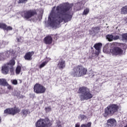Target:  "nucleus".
Returning <instances> with one entry per match:
<instances>
[{"mask_svg": "<svg viewBox=\"0 0 127 127\" xmlns=\"http://www.w3.org/2000/svg\"><path fill=\"white\" fill-rule=\"evenodd\" d=\"M6 28V24L3 23H0V28L1 29L5 30Z\"/></svg>", "mask_w": 127, "mask_h": 127, "instance_id": "obj_24", "label": "nucleus"}, {"mask_svg": "<svg viewBox=\"0 0 127 127\" xmlns=\"http://www.w3.org/2000/svg\"><path fill=\"white\" fill-rule=\"evenodd\" d=\"M87 68L82 65H78L74 67L70 72L72 77H82L87 74Z\"/></svg>", "mask_w": 127, "mask_h": 127, "instance_id": "obj_3", "label": "nucleus"}, {"mask_svg": "<svg viewBox=\"0 0 127 127\" xmlns=\"http://www.w3.org/2000/svg\"><path fill=\"white\" fill-rule=\"evenodd\" d=\"M22 38H21V37L17 38L18 42H21Z\"/></svg>", "mask_w": 127, "mask_h": 127, "instance_id": "obj_36", "label": "nucleus"}, {"mask_svg": "<svg viewBox=\"0 0 127 127\" xmlns=\"http://www.w3.org/2000/svg\"><path fill=\"white\" fill-rule=\"evenodd\" d=\"M89 0H82L80 2H78L75 3L74 7V9L75 10H81L83 8V6L86 3V1H88Z\"/></svg>", "mask_w": 127, "mask_h": 127, "instance_id": "obj_11", "label": "nucleus"}, {"mask_svg": "<svg viewBox=\"0 0 127 127\" xmlns=\"http://www.w3.org/2000/svg\"><path fill=\"white\" fill-rule=\"evenodd\" d=\"M7 44H8V42L7 41H2L1 42V47L3 48L5 45H7Z\"/></svg>", "mask_w": 127, "mask_h": 127, "instance_id": "obj_25", "label": "nucleus"}, {"mask_svg": "<svg viewBox=\"0 0 127 127\" xmlns=\"http://www.w3.org/2000/svg\"><path fill=\"white\" fill-rule=\"evenodd\" d=\"M78 93L81 94L79 95L80 101H87L93 98V94L91 93L90 89L88 87H82L78 89Z\"/></svg>", "mask_w": 127, "mask_h": 127, "instance_id": "obj_2", "label": "nucleus"}, {"mask_svg": "<svg viewBox=\"0 0 127 127\" xmlns=\"http://www.w3.org/2000/svg\"><path fill=\"white\" fill-rule=\"evenodd\" d=\"M94 75H96V72L91 71V76H92V77H94Z\"/></svg>", "mask_w": 127, "mask_h": 127, "instance_id": "obj_35", "label": "nucleus"}, {"mask_svg": "<svg viewBox=\"0 0 127 127\" xmlns=\"http://www.w3.org/2000/svg\"><path fill=\"white\" fill-rule=\"evenodd\" d=\"M15 64V62L13 60H11L9 63L5 64L2 66V73L6 75L8 73L9 68L12 70V66Z\"/></svg>", "mask_w": 127, "mask_h": 127, "instance_id": "obj_6", "label": "nucleus"}, {"mask_svg": "<svg viewBox=\"0 0 127 127\" xmlns=\"http://www.w3.org/2000/svg\"><path fill=\"white\" fill-rule=\"evenodd\" d=\"M122 40L127 42V33H124L122 34Z\"/></svg>", "mask_w": 127, "mask_h": 127, "instance_id": "obj_21", "label": "nucleus"}, {"mask_svg": "<svg viewBox=\"0 0 127 127\" xmlns=\"http://www.w3.org/2000/svg\"><path fill=\"white\" fill-rule=\"evenodd\" d=\"M20 71H21V67L18 66L16 68V74H19Z\"/></svg>", "mask_w": 127, "mask_h": 127, "instance_id": "obj_28", "label": "nucleus"}, {"mask_svg": "<svg viewBox=\"0 0 127 127\" xmlns=\"http://www.w3.org/2000/svg\"><path fill=\"white\" fill-rule=\"evenodd\" d=\"M126 23H127V18L126 19Z\"/></svg>", "mask_w": 127, "mask_h": 127, "instance_id": "obj_41", "label": "nucleus"}, {"mask_svg": "<svg viewBox=\"0 0 127 127\" xmlns=\"http://www.w3.org/2000/svg\"><path fill=\"white\" fill-rule=\"evenodd\" d=\"M66 66L65 64V61L63 60H61L59 61L58 64V67L59 69H64Z\"/></svg>", "mask_w": 127, "mask_h": 127, "instance_id": "obj_15", "label": "nucleus"}, {"mask_svg": "<svg viewBox=\"0 0 127 127\" xmlns=\"http://www.w3.org/2000/svg\"><path fill=\"white\" fill-rule=\"evenodd\" d=\"M0 85H2V86H7L8 84L5 79H0Z\"/></svg>", "mask_w": 127, "mask_h": 127, "instance_id": "obj_19", "label": "nucleus"}, {"mask_svg": "<svg viewBox=\"0 0 127 127\" xmlns=\"http://www.w3.org/2000/svg\"><path fill=\"white\" fill-rule=\"evenodd\" d=\"M106 37L107 39L109 41H113L114 40V36L113 35H107Z\"/></svg>", "mask_w": 127, "mask_h": 127, "instance_id": "obj_22", "label": "nucleus"}, {"mask_svg": "<svg viewBox=\"0 0 127 127\" xmlns=\"http://www.w3.org/2000/svg\"><path fill=\"white\" fill-rule=\"evenodd\" d=\"M75 127H80V125H79V124H76Z\"/></svg>", "mask_w": 127, "mask_h": 127, "instance_id": "obj_37", "label": "nucleus"}, {"mask_svg": "<svg viewBox=\"0 0 127 127\" xmlns=\"http://www.w3.org/2000/svg\"><path fill=\"white\" fill-rule=\"evenodd\" d=\"M102 45H103L101 43H98L95 44L94 47L96 50L95 52V54L96 55H99V54H100V52H101V48H102Z\"/></svg>", "mask_w": 127, "mask_h": 127, "instance_id": "obj_13", "label": "nucleus"}, {"mask_svg": "<svg viewBox=\"0 0 127 127\" xmlns=\"http://www.w3.org/2000/svg\"><path fill=\"white\" fill-rule=\"evenodd\" d=\"M107 126L108 127H114L117 126V120L114 118H111L107 120Z\"/></svg>", "mask_w": 127, "mask_h": 127, "instance_id": "obj_12", "label": "nucleus"}, {"mask_svg": "<svg viewBox=\"0 0 127 127\" xmlns=\"http://www.w3.org/2000/svg\"><path fill=\"white\" fill-rule=\"evenodd\" d=\"M36 127H50L52 126V123L49 119H40L35 124Z\"/></svg>", "mask_w": 127, "mask_h": 127, "instance_id": "obj_5", "label": "nucleus"}, {"mask_svg": "<svg viewBox=\"0 0 127 127\" xmlns=\"http://www.w3.org/2000/svg\"><path fill=\"white\" fill-rule=\"evenodd\" d=\"M34 90L36 94H44V93H45L46 89L43 85L36 83L34 86Z\"/></svg>", "mask_w": 127, "mask_h": 127, "instance_id": "obj_8", "label": "nucleus"}, {"mask_svg": "<svg viewBox=\"0 0 127 127\" xmlns=\"http://www.w3.org/2000/svg\"><path fill=\"white\" fill-rule=\"evenodd\" d=\"M22 115L24 117H26L28 114H29V111L27 110H22Z\"/></svg>", "mask_w": 127, "mask_h": 127, "instance_id": "obj_23", "label": "nucleus"}, {"mask_svg": "<svg viewBox=\"0 0 127 127\" xmlns=\"http://www.w3.org/2000/svg\"><path fill=\"white\" fill-rule=\"evenodd\" d=\"M37 13L35 10H29L24 11V16L23 17L26 20H30L31 17L36 15Z\"/></svg>", "mask_w": 127, "mask_h": 127, "instance_id": "obj_7", "label": "nucleus"}, {"mask_svg": "<svg viewBox=\"0 0 127 127\" xmlns=\"http://www.w3.org/2000/svg\"><path fill=\"white\" fill-rule=\"evenodd\" d=\"M80 118H81V119H82V120H84L85 119H86V116L85 115H80Z\"/></svg>", "mask_w": 127, "mask_h": 127, "instance_id": "obj_34", "label": "nucleus"}, {"mask_svg": "<svg viewBox=\"0 0 127 127\" xmlns=\"http://www.w3.org/2000/svg\"><path fill=\"white\" fill-rule=\"evenodd\" d=\"M8 89H11V86L8 85Z\"/></svg>", "mask_w": 127, "mask_h": 127, "instance_id": "obj_38", "label": "nucleus"}, {"mask_svg": "<svg viewBox=\"0 0 127 127\" xmlns=\"http://www.w3.org/2000/svg\"><path fill=\"white\" fill-rule=\"evenodd\" d=\"M51 59L50 58H46L45 59V61H44L40 65H39V68L41 69V68H43L47 64L49 61H50Z\"/></svg>", "mask_w": 127, "mask_h": 127, "instance_id": "obj_18", "label": "nucleus"}, {"mask_svg": "<svg viewBox=\"0 0 127 127\" xmlns=\"http://www.w3.org/2000/svg\"><path fill=\"white\" fill-rule=\"evenodd\" d=\"M119 106L117 104H111L105 108V112L104 114V117H108V116H113L115 115L119 110Z\"/></svg>", "mask_w": 127, "mask_h": 127, "instance_id": "obj_4", "label": "nucleus"}, {"mask_svg": "<svg viewBox=\"0 0 127 127\" xmlns=\"http://www.w3.org/2000/svg\"><path fill=\"white\" fill-rule=\"evenodd\" d=\"M45 110H46V112H47V113H48V112H51V107H46L45 108Z\"/></svg>", "mask_w": 127, "mask_h": 127, "instance_id": "obj_32", "label": "nucleus"}, {"mask_svg": "<svg viewBox=\"0 0 127 127\" xmlns=\"http://www.w3.org/2000/svg\"><path fill=\"white\" fill-rule=\"evenodd\" d=\"M115 44H116V43H113V44H112V46H114V45H115Z\"/></svg>", "mask_w": 127, "mask_h": 127, "instance_id": "obj_39", "label": "nucleus"}, {"mask_svg": "<svg viewBox=\"0 0 127 127\" xmlns=\"http://www.w3.org/2000/svg\"><path fill=\"white\" fill-rule=\"evenodd\" d=\"M5 28V30H12V27L11 26H7V25H6Z\"/></svg>", "mask_w": 127, "mask_h": 127, "instance_id": "obj_31", "label": "nucleus"}, {"mask_svg": "<svg viewBox=\"0 0 127 127\" xmlns=\"http://www.w3.org/2000/svg\"><path fill=\"white\" fill-rule=\"evenodd\" d=\"M121 13H122V14H127V6H125L122 8Z\"/></svg>", "mask_w": 127, "mask_h": 127, "instance_id": "obj_20", "label": "nucleus"}, {"mask_svg": "<svg viewBox=\"0 0 127 127\" xmlns=\"http://www.w3.org/2000/svg\"><path fill=\"white\" fill-rule=\"evenodd\" d=\"M27 1V0H19L18 3H25Z\"/></svg>", "mask_w": 127, "mask_h": 127, "instance_id": "obj_29", "label": "nucleus"}, {"mask_svg": "<svg viewBox=\"0 0 127 127\" xmlns=\"http://www.w3.org/2000/svg\"><path fill=\"white\" fill-rule=\"evenodd\" d=\"M20 112V109H19L17 107H14L13 108H9L7 109L4 111V114H8V115H12V116H14V115H16L17 113H19Z\"/></svg>", "mask_w": 127, "mask_h": 127, "instance_id": "obj_10", "label": "nucleus"}, {"mask_svg": "<svg viewBox=\"0 0 127 127\" xmlns=\"http://www.w3.org/2000/svg\"><path fill=\"white\" fill-rule=\"evenodd\" d=\"M110 52L113 56H122V55H124V50L119 47H114L110 50Z\"/></svg>", "mask_w": 127, "mask_h": 127, "instance_id": "obj_9", "label": "nucleus"}, {"mask_svg": "<svg viewBox=\"0 0 127 127\" xmlns=\"http://www.w3.org/2000/svg\"><path fill=\"white\" fill-rule=\"evenodd\" d=\"M12 84L13 85H17V80L16 79H13L11 80Z\"/></svg>", "mask_w": 127, "mask_h": 127, "instance_id": "obj_30", "label": "nucleus"}, {"mask_svg": "<svg viewBox=\"0 0 127 127\" xmlns=\"http://www.w3.org/2000/svg\"><path fill=\"white\" fill-rule=\"evenodd\" d=\"M53 41V38L50 35L47 36L44 39V43H45V44H48V45L52 44Z\"/></svg>", "mask_w": 127, "mask_h": 127, "instance_id": "obj_14", "label": "nucleus"}, {"mask_svg": "<svg viewBox=\"0 0 127 127\" xmlns=\"http://www.w3.org/2000/svg\"><path fill=\"white\" fill-rule=\"evenodd\" d=\"M96 29H98L99 30V28H96Z\"/></svg>", "mask_w": 127, "mask_h": 127, "instance_id": "obj_42", "label": "nucleus"}, {"mask_svg": "<svg viewBox=\"0 0 127 127\" xmlns=\"http://www.w3.org/2000/svg\"><path fill=\"white\" fill-rule=\"evenodd\" d=\"M120 39V36H116L113 37V40H118V39Z\"/></svg>", "mask_w": 127, "mask_h": 127, "instance_id": "obj_33", "label": "nucleus"}, {"mask_svg": "<svg viewBox=\"0 0 127 127\" xmlns=\"http://www.w3.org/2000/svg\"><path fill=\"white\" fill-rule=\"evenodd\" d=\"M91 126H92V123L91 122H89L87 124L81 125L80 127H91Z\"/></svg>", "mask_w": 127, "mask_h": 127, "instance_id": "obj_26", "label": "nucleus"}, {"mask_svg": "<svg viewBox=\"0 0 127 127\" xmlns=\"http://www.w3.org/2000/svg\"><path fill=\"white\" fill-rule=\"evenodd\" d=\"M0 122H1V118H0Z\"/></svg>", "mask_w": 127, "mask_h": 127, "instance_id": "obj_40", "label": "nucleus"}, {"mask_svg": "<svg viewBox=\"0 0 127 127\" xmlns=\"http://www.w3.org/2000/svg\"><path fill=\"white\" fill-rule=\"evenodd\" d=\"M32 55H33V53L32 52L27 53L24 57L25 60H32Z\"/></svg>", "mask_w": 127, "mask_h": 127, "instance_id": "obj_17", "label": "nucleus"}, {"mask_svg": "<svg viewBox=\"0 0 127 127\" xmlns=\"http://www.w3.org/2000/svg\"><path fill=\"white\" fill-rule=\"evenodd\" d=\"M73 4L64 3L58 6L56 9L53 7L49 16V23L52 27H57L61 22H68L72 19L73 13L72 6Z\"/></svg>", "mask_w": 127, "mask_h": 127, "instance_id": "obj_1", "label": "nucleus"}, {"mask_svg": "<svg viewBox=\"0 0 127 127\" xmlns=\"http://www.w3.org/2000/svg\"><path fill=\"white\" fill-rule=\"evenodd\" d=\"M9 55H10V52L9 51L5 52V54H0V60H4V58L6 57H9Z\"/></svg>", "mask_w": 127, "mask_h": 127, "instance_id": "obj_16", "label": "nucleus"}, {"mask_svg": "<svg viewBox=\"0 0 127 127\" xmlns=\"http://www.w3.org/2000/svg\"><path fill=\"white\" fill-rule=\"evenodd\" d=\"M89 11H90V10L89 9V8H86L85 9H84L82 13L83 15H87V14L89 13Z\"/></svg>", "mask_w": 127, "mask_h": 127, "instance_id": "obj_27", "label": "nucleus"}]
</instances>
